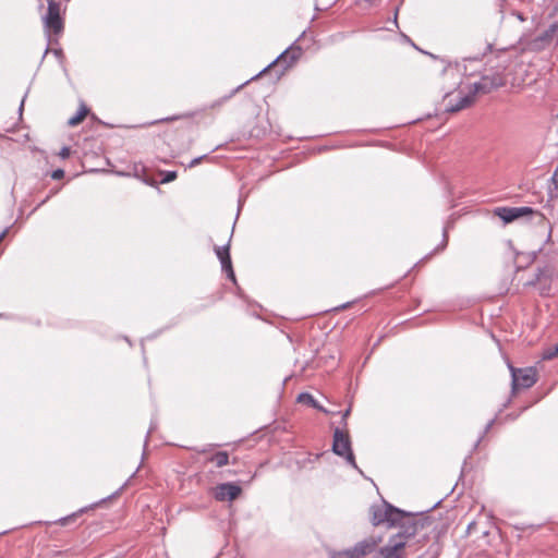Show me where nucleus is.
Here are the masks:
<instances>
[{
	"label": "nucleus",
	"instance_id": "6ab92c4d",
	"mask_svg": "<svg viewBox=\"0 0 558 558\" xmlns=\"http://www.w3.org/2000/svg\"><path fill=\"white\" fill-rule=\"evenodd\" d=\"M557 356H558V344H556L551 348H548L543 352V360H551Z\"/></svg>",
	"mask_w": 558,
	"mask_h": 558
},
{
	"label": "nucleus",
	"instance_id": "dca6fc26",
	"mask_svg": "<svg viewBox=\"0 0 558 558\" xmlns=\"http://www.w3.org/2000/svg\"><path fill=\"white\" fill-rule=\"evenodd\" d=\"M88 108L86 107L85 104H82L80 109L77 110V112L71 117L68 121V124L70 126H75L77 125L78 123H81L83 121V119L87 116L88 113Z\"/></svg>",
	"mask_w": 558,
	"mask_h": 558
},
{
	"label": "nucleus",
	"instance_id": "9b49d317",
	"mask_svg": "<svg viewBox=\"0 0 558 558\" xmlns=\"http://www.w3.org/2000/svg\"><path fill=\"white\" fill-rule=\"evenodd\" d=\"M302 54V50L298 46H290L283 52H281V69L288 70L294 62H296Z\"/></svg>",
	"mask_w": 558,
	"mask_h": 558
},
{
	"label": "nucleus",
	"instance_id": "f03ea898",
	"mask_svg": "<svg viewBox=\"0 0 558 558\" xmlns=\"http://www.w3.org/2000/svg\"><path fill=\"white\" fill-rule=\"evenodd\" d=\"M404 518V511L385 502L383 506L372 507V523L379 525L388 523L389 526H397Z\"/></svg>",
	"mask_w": 558,
	"mask_h": 558
},
{
	"label": "nucleus",
	"instance_id": "72a5a7b5",
	"mask_svg": "<svg viewBox=\"0 0 558 558\" xmlns=\"http://www.w3.org/2000/svg\"><path fill=\"white\" fill-rule=\"evenodd\" d=\"M350 410H347L343 414V417H347L349 415Z\"/></svg>",
	"mask_w": 558,
	"mask_h": 558
},
{
	"label": "nucleus",
	"instance_id": "a211bd4d",
	"mask_svg": "<svg viewBox=\"0 0 558 558\" xmlns=\"http://www.w3.org/2000/svg\"><path fill=\"white\" fill-rule=\"evenodd\" d=\"M331 558H357V557H355V553L353 551V547H352V548L341 550L338 553H332Z\"/></svg>",
	"mask_w": 558,
	"mask_h": 558
},
{
	"label": "nucleus",
	"instance_id": "6e6552de",
	"mask_svg": "<svg viewBox=\"0 0 558 558\" xmlns=\"http://www.w3.org/2000/svg\"><path fill=\"white\" fill-rule=\"evenodd\" d=\"M241 494V487L231 482L219 484L214 489V497L218 501H232Z\"/></svg>",
	"mask_w": 558,
	"mask_h": 558
},
{
	"label": "nucleus",
	"instance_id": "7c9ffc66",
	"mask_svg": "<svg viewBox=\"0 0 558 558\" xmlns=\"http://www.w3.org/2000/svg\"><path fill=\"white\" fill-rule=\"evenodd\" d=\"M70 518H71V517H64V518H62V519H61V523H62V524H65V522H66L68 520H70Z\"/></svg>",
	"mask_w": 558,
	"mask_h": 558
},
{
	"label": "nucleus",
	"instance_id": "b1692460",
	"mask_svg": "<svg viewBox=\"0 0 558 558\" xmlns=\"http://www.w3.org/2000/svg\"><path fill=\"white\" fill-rule=\"evenodd\" d=\"M206 157H207V155H203V156H199V157H196V158L192 159L190 161V163H189V168H193V167L197 166Z\"/></svg>",
	"mask_w": 558,
	"mask_h": 558
},
{
	"label": "nucleus",
	"instance_id": "f3484780",
	"mask_svg": "<svg viewBox=\"0 0 558 558\" xmlns=\"http://www.w3.org/2000/svg\"><path fill=\"white\" fill-rule=\"evenodd\" d=\"M251 80L244 82L243 84H240L238 87H235L229 95L223 96L222 98L216 100L211 104L210 108H215L217 106H221L223 102L229 100L235 93H238L245 84H247Z\"/></svg>",
	"mask_w": 558,
	"mask_h": 558
},
{
	"label": "nucleus",
	"instance_id": "ddd939ff",
	"mask_svg": "<svg viewBox=\"0 0 558 558\" xmlns=\"http://www.w3.org/2000/svg\"><path fill=\"white\" fill-rule=\"evenodd\" d=\"M206 462L214 463L217 468H222L229 463L227 451H217L206 459Z\"/></svg>",
	"mask_w": 558,
	"mask_h": 558
},
{
	"label": "nucleus",
	"instance_id": "f704fd0d",
	"mask_svg": "<svg viewBox=\"0 0 558 558\" xmlns=\"http://www.w3.org/2000/svg\"><path fill=\"white\" fill-rule=\"evenodd\" d=\"M5 533H7V531H2V532H0V535L5 534Z\"/></svg>",
	"mask_w": 558,
	"mask_h": 558
},
{
	"label": "nucleus",
	"instance_id": "f257e3e1",
	"mask_svg": "<svg viewBox=\"0 0 558 558\" xmlns=\"http://www.w3.org/2000/svg\"><path fill=\"white\" fill-rule=\"evenodd\" d=\"M506 78L501 70L496 71L493 74H485L478 83H474L472 88L468 93L460 90L457 96L447 95L448 104L447 111L458 112L474 101V96L477 93H489L492 89L505 85Z\"/></svg>",
	"mask_w": 558,
	"mask_h": 558
},
{
	"label": "nucleus",
	"instance_id": "c85d7f7f",
	"mask_svg": "<svg viewBox=\"0 0 558 558\" xmlns=\"http://www.w3.org/2000/svg\"><path fill=\"white\" fill-rule=\"evenodd\" d=\"M24 97H26V95H25ZM24 100H25V98H23V99H22V101H21V104H20V107H19V112H20V114H22V111H23Z\"/></svg>",
	"mask_w": 558,
	"mask_h": 558
},
{
	"label": "nucleus",
	"instance_id": "a878e982",
	"mask_svg": "<svg viewBox=\"0 0 558 558\" xmlns=\"http://www.w3.org/2000/svg\"><path fill=\"white\" fill-rule=\"evenodd\" d=\"M553 182L555 186L558 189V163L553 174Z\"/></svg>",
	"mask_w": 558,
	"mask_h": 558
},
{
	"label": "nucleus",
	"instance_id": "cd10ccee",
	"mask_svg": "<svg viewBox=\"0 0 558 558\" xmlns=\"http://www.w3.org/2000/svg\"><path fill=\"white\" fill-rule=\"evenodd\" d=\"M214 447V445H209L208 447H204L203 449L198 450V452L201 453H206L208 452L209 448Z\"/></svg>",
	"mask_w": 558,
	"mask_h": 558
},
{
	"label": "nucleus",
	"instance_id": "2f4dec72",
	"mask_svg": "<svg viewBox=\"0 0 558 558\" xmlns=\"http://www.w3.org/2000/svg\"><path fill=\"white\" fill-rule=\"evenodd\" d=\"M536 256H537V253H536V252H533V253H532V260H535Z\"/></svg>",
	"mask_w": 558,
	"mask_h": 558
},
{
	"label": "nucleus",
	"instance_id": "c756f323",
	"mask_svg": "<svg viewBox=\"0 0 558 558\" xmlns=\"http://www.w3.org/2000/svg\"><path fill=\"white\" fill-rule=\"evenodd\" d=\"M8 232V229H4L1 233H0V242L2 241V239L5 236Z\"/></svg>",
	"mask_w": 558,
	"mask_h": 558
},
{
	"label": "nucleus",
	"instance_id": "1a4fd4ad",
	"mask_svg": "<svg viewBox=\"0 0 558 558\" xmlns=\"http://www.w3.org/2000/svg\"><path fill=\"white\" fill-rule=\"evenodd\" d=\"M401 531L390 538H398L403 541V548L407 545L409 538L413 537L417 533V523L409 514L404 512V518L398 524Z\"/></svg>",
	"mask_w": 558,
	"mask_h": 558
},
{
	"label": "nucleus",
	"instance_id": "9d476101",
	"mask_svg": "<svg viewBox=\"0 0 558 558\" xmlns=\"http://www.w3.org/2000/svg\"><path fill=\"white\" fill-rule=\"evenodd\" d=\"M383 558H405L403 541L398 538H389L387 545L380 548Z\"/></svg>",
	"mask_w": 558,
	"mask_h": 558
},
{
	"label": "nucleus",
	"instance_id": "4be33fe9",
	"mask_svg": "<svg viewBox=\"0 0 558 558\" xmlns=\"http://www.w3.org/2000/svg\"><path fill=\"white\" fill-rule=\"evenodd\" d=\"M58 191H59L58 189H56V190H51V191H50V193H49L45 198H43V201H41V202H40V203L35 207V209H34V210L38 209L40 206H43L45 203H47V202H48V199H49L51 196H53V195H56V194L58 193Z\"/></svg>",
	"mask_w": 558,
	"mask_h": 558
},
{
	"label": "nucleus",
	"instance_id": "aec40b11",
	"mask_svg": "<svg viewBox=\"0 0 558 558\" xmlns=\"http://www.w3.org/2000/svg\"><path fill=\"white\" fill-rule=\"evenodd\" d=\"M161 174L162 179L160 183L162 184L172 182L177 179V171H163Z\"/></svg>",
	"mask_w": 558,
	"mask_h": 558
},
{
	"label": "nucleus",
	"instance_id": "423d86ee",
	"mask_svg": "<svg viewBox=\"0 0 558 558\" xmlns=\"http://www.w3.org/2000/svg\"><path fill=\"white\" fill-rule=\"evenodd\" d=\"M332 450L336 454L344 457L349 463L356 468L349 436L343 434L339 428L333 433Z\"/></svg>",
	"mask_w": 558,
	"mask_h": 558
},
{
	"label": "nucleus",
	"instance_id": "20e7f679",
	"mask_svg": "<svg viewBox=\"0 0 558 558\" xmlns=\"http://www.w3.org/2000/svg\"><path fill=\"white\" fill-rule=\"evenodd\" d=\"M512 376V389L530 388L536 383V371L533 367L515 368L509 366Z\"/></svg>",
	"mask_w": 558,
	"mask_h": 558
},
{
	"label": "nucleus",
	"instance_id": "393cba45",
	"mask_svg": "<svg viewBox=\"0 0 558 558\" xmlns=\"http://www.w3.org/2000/svg\"><path fill=\"white\" fill-rule=\"evenodd\" d=\"M71 154V149L70 147L68 146H64L61 148V150L59 151V156L63 159L68 158Z\"/></svg>",
	"mask_w": 558,
	"mask_h": 558
},
{
	"label": "nucleus",
	"instance_id": "39448f33",
	"mask_svg": "<svg viewBox=\"0 0 558 558\" xmlns=\"http://www.w3.org/2000/svg\"><path fill=\"white\" fill-rule=\"evenodd\" d=\"M233 234V230L230 232L229 239L226 244L221 246H215L214 251L216 253L217 258L221 264V270L226 274L227 278L230 279L233 283L236 282L235 274L232 267L231 256H230V242Z\"/></svg>",
	"mask_w": 558,
	"mask_h": 558
},
{
	"label": "nucleus",
	"instance_id": "bb28decb",
	"mask_svg": "<svg viewBox=\"0 0 558 558\" xmlns=\"http://www.w3.org/2000/svg\"><path fill=\"white\" fill-rule=\"evenodd\" d=\"M53 53L56 57L60 58L63 56V52L62 50L59 48V49H53Z\"/></svg>",
	"mask_w": 558,
	"mask_h": 558
},
{
	"label": "nucleus",
	"instance_id": "473e14b6",
	"mask_svg": "<svg viewBox=\"0 0 558 558\" xmlns=\"http://www.w3.org/2000/svg\"><path fill=\"white\" fill-rule=\"evenodd\" d=\"M48 51H49V46L47 45L45 52H44V57L48 53Z\"/></svg>",
	"mask_w": 558,
	"mask_h": 558
},
{
	"label": "nucleus",
	"instance_id": "5701e85b",
	"mask_svg": "<svg viewBox=\"0 0 558 558\" xmlns=\"http://www.w3.org/2000/svg\"><path fill=\"white\" fill-rule=\"evenodd\" d=\"M63 177H64V170H62V169H57V170L52 171V173H51V178L53 180H60Z\"/></svg>",
	"mask_w": 558,
	"mask_h": 558
},
{
	"label": "nucleus",
	"instance_id": "4468645a",
	"mask_svg": "<svg viewBox=\"0 0 558 558\" xmlns=\"http://www.w3.org/2000/svg\"><path fill=\"white\" fill-rule=\"evenodd\" d=\"M298 402H300V403H304V404H307V405H310V407H312V408H314V409H317V410H319V411H322V412L327 413V410H326L324 407H322V405H320V404H319V403H318V402L313 398V396H312V395H310V393H306V392L300 393V395L298 396Z\"/></svg>",
	"mask_w": 558,
	"mask_h": 558
},
{
	"label": "nucleus",
	"instance_id": "412c9836",
	"mask_svg": "<svg viewBox=\"0 0 558 558\" xmlns=\"http://www.w3.org/2000/svg\"><path fill=\"white\" fill-rule=\"evenodd\" d=\"M279 63V56L275 58V60L269 63L266 68H264L257 75L253 76L251 80H254L255 77L262 75L264 72H266L270 66H276Z\"/></svg>",
	"mask_w": 558,
	"mask_h": 558
},
{
	"label": "nucleus",
	"instance_id": "7ed1b4c3",
	"mask_svg": "<svg viewBox=\"0 0 558 558\" xmlns=\"http://www.w3.org/2000/svg\"><path fill=\"white\" fill-rule=\"evenodd\" d=\"M46 1L48 3V8L43 21L47 36L50 38V32L60 34L63 31V20L61 17V3L56 0Z\"/></svg>",
	"mask_w": 558,
	"mask_h": 558
},
{
	"label": "nucleus",
	"instance_id": "f8f14e48",
	"mask_svg": "<svg viewBox=\"0 0 558 558\" xmlns=\"http://www.w3.org/2000/svg\"><path fill=\"white\" fill-rule=\"evenodd\" d=\"M378 541L374 537H369L359 542L354 547L353 551L355 553V557L362 558L368 554H371L377 546Z\"/></svg>",
	"mask_w": 558,
	"mask_h": 558
},
{
	"label": "nucleus",
	"instance_id": "2eb2a0df",
	"mask_svg": "<svg viewBox=\"0 0 558 558\" xmlns=\"http://www.w3.org/2000/svg\"><path fill=\"white\" fill-rule=\"evenodd\" d=\"M558 37V22L551 24L541 36L539 40L544 44H549Z\"/></svg>",
	"mask_w": 558,
	"mask_h": 558
},
{
	"label": "nucleus",
	"instance_id": "0eeeda50",
	"mask_svg": "<svg viewBox=\"0 0 558 558\" xmlns=\"http://www.w3.org/2000/svg\"><path fill=\"white\" fill-rule=\"evenodd\" d=\"M494 213L505 223H510L523 216L531 215L533 209L530 207H498Z\"/></svg>",
	"mask_w": 558,
	"mask_h": 558
}]
</instances>
